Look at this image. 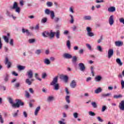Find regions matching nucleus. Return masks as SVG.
Instances as JSON below:
<instances>
[{
  "instance_id": "1",
  "label": "nucleus",
  "mask_w": 124,
  "mask_h": 124,
  "mask_svg": "<svg viewBox=\"0 0 124 124\" xmlns=\"http://www.w3.org/2000/svg\"><path fill=\"white\" fill-rule=\"evenodd\" d=\"M59 81V77L56 76L55 77L50 83V85L53 86V89L55 91H59L60 90V84L58 82Z\"/></svg>"
},
{
  "instance_id": "2",
  "label": "nucleus",
  "mask_w": 124,
  "mask_h": 124,
  "mask_svg": "<svg viewBox=\"0 0 124 124\" xmlns=\"http://www.w3.org/2000/svg\"><path fill=\"white\" fill-rule=\"evenodd\" d=\"M42 34L44 37H49L50 39L54 38V33H53L52 31L50 32L48 31H44L42 33Z\"/></svg>"
},
{
  "instance_id": "3",
  "label": "nucleus",
  "mask_w": 124,
  "mask_h": 124,
  "mask_svg": "<svg viewBox=\"0 0 124 124\" xmlns=\"http://www.w3.org/2000/svg\"><path fill=\"white\" fill-rule=\"evenodd\" d=\"M16 103L12 105L13 108H19L20 106H24V103L21 101L20 99H16Z\"/></svg>"
},
{
  "instance_id": "4",
  "label": "nucleus",
  "mask_w": 124,
  "mask_h": 124,
  "mask_svg": "<svg viewBox=\"0 0 124 124\" xmlns=\"http://www.w3.org/2000/svg\"><path fill=\"white\" fill-rule=\"evenodd\" d=\"M45 14L46 15H50V17L52 20H54V18H55V12L54 11H51L49 9H46L45 10Z\"/></svg>"
},
{
  "instance_id": "5",
  "label": "nucleus",
  "mask_w": 124,
  "mask_h": 124,
  "mask_svg": "<svg viewBox=\"0 0 124 124\" xmlns=\"http://www.w3.org/2000/svg\"><path fill=\"white\" fill-rule=\"evenodd\" d=\"M114 55V49H109L108 52V59H111Z\"/></svg>"
},
{
  "instance_id": "6",
  "label": "nucleus",
  "mask_w": 124,
  "mask_h": 124,
  "mask_svg": "<svg viewBox=\"0 0 124 124\" xmlns=\"http://www.w3.org/2000/svg\"><path fill=\"white\" fill-rule=\"evenodd\" d=\"M86 31H87V35L88 36H90V37H92V36H93V33L92 32V29L90 27H87Z\"/></svg>"
},
{
  "instance_id": "7",
  "label": "nucleus",
  "mask_w": 124,
  "mask_h": 124,
  "mask_svg": "<svg viewBox=\"0 0 124 124\" xmlns=\"http://www.w3.org/2000/svg\"><path fill=\"white\" fill-rule=\"evenodd\" d=\"M70 86L72 89H75L76 87H77V83L76 82V81L75 80H73L71 81Z\"/></svg>"
},
{
  "instance_id": "8",
  "label": "nucleus",
  "mask_w": 124,
  "mask_h": 124,
  "mask_svg": "<svg viewBox=\"0 0 124 124\" xmlns=\"http://www.w3.org/2000/svg\"><path fill=\"white\" fill-rule=\"evenodd\" d=\"M114 16L111 15L108 19V23L110 26L114 25Z\"/></svg>"
},
{
  "instance_id": "9",
  "label": "nucleus",
  "mask_w": 124,
  "mask_h": 124,
  "mask_svg": "<svg viewBox=\"0 0 124 124\" xmlns=\"http://www.w3.org/2000/svg\"><path fill=\"white\" fill-rule=\"evenodd\" d=\"M118 107L121 111H124V100L121 101Z\"/></svg>"
},
{
  "instance_id": "10",
  "label": "nucleus",
  "mask_w": 124,
  "mask_h": 124,
  "mask_svg": "<svg viewBox=\"0 0 124 124\" xmlns=\"http://www.w3.org/2000/svg\"><path fill=\"white\" fill-rule=\"evenodd\" d=\"M78 66L79 67V69L80 71H85V70L86 69V67L85 66V65L83 63H79L78 64Z\"/></svg>"
},
{
  "instance_id": "11",
  "label": "nucleus",
  "mask_w": 124,
  "mask_h": 124,
  "mask_svg": "<svg viewBox=\"0 0 124 124\" xmlns=\"http://www.w3.org/2000/svg\"><path fill=\"white\" fill-rule=\"evenodd\" d=\"M53 33H54V37L55 36L57 39H60V37L61 36V31L59 30L57 31L56 32H53Z\"/></svg>"
},
{
  "instance_id": "12",
  "label": "nucleus",
  "mask_w": 124,
  "mask_h": 124,
  "mask_svg": "<svg viewBox=\"0 0 124 124\" xmlns=\"http://www.w3.org/2000/svg\"><path fill=\"white\" fill-rule=\"evenodd\" d=\"M27 75L29 79H31V78L33 77V72H32V70H30L27 71Z\"/></svg>"
},
{
  "instance_id": "13",
  "label": "nucleus",
  "mask_w": 124,
  "mask_h": 124,
  "mask_svg": "<svg viewBox=\"0 0 124 124\" xmlns=\"http://www.w3.org/2000/svg\"><path fill=\"white\" fill-rule=\"evenodd\" d=\"M60 78L63 80L65 83H67V81H68V77L67 76L61 75Z\"/></svg>"
},
{
  "instance_id": "14",
  "label": "nucleus",
  "mask_w": 124,
  "mask_h": 124,
  "mask_svg": "<svg viewBox=\"0 0 124 124\" xmlns=\"http://www.w3.org/2000/svg\"><path fill=\"white\" fill-rule=\"evenodd\" d=\"M5 64H7L8 68H10L11 67L12 63L11 62H9L7 57L5 58Z\"/></svg>"
},
{
  "instance_id": "15",
  "label": "nucleus",
  "mask_w": 124,
  "mask_h": 124,
  "mask_svg": "<svg viewBox=\"0 0 124 124\" xmlns=\"http://www.w3.org/2000/svg\"><path fill=\"white\" fill-rule=\"evenodd\" d=\"M115 46L117 47H121V46H123L124 45V43L120 41H118L115 42Z\"/></svg>"
},
{
  "instance_id": "16",
  "label": "nucleus",
  "mask_w": 124,
  "mask_h": 124,
  "mask_svg": "<svg viewBox=\"0 0 124 124\" xmlns=\"http://www.w3.org/2000/svg\"><path fill=\"white\" fill-rule=\"evenodd\" d=\"M63 58L65 59H72V55L68 53H65L63 55Z\"/></svg>"
},
{
  "instance_id": "17",
  "label": "nucleus",
  "mask_w": 124,
  "mask_h": 124,
  "mask_svg": "<svg viewBox=\"0 0 124 124\" xmlns=\"http://www.w3.org/2000/svg\"><path fill=\"white\" fill-rule=\"evenodd\" d=\"M33 81H34V79L33 78L31 79V80H30V79L27 78L26 80V84H28V85H29V86H31V85L32 82H33Z\"/></svg>"
},
{
  "instance_id": "18",
  "label": "nucleus",
  "mask_w": 124,
  "mask_h": 124,
  "mask_svg": "<svg viewBox=\"0 0 124 124\" xmlns=\"http://www.w3.org/2000/svg\"><path fill=\"white\" fill-rule=\"evenodd\" d=\"M108 12H115L116 11V8L115 7H109L108 8Z\"/></svg>"
},
{
  "instance_id": "19",
  "label": "nucleus",
  "mask_w": 124,
  "mask_h": 124,
  "mask_svg": "<svg viewBox=\"0 0 124 124\" xmlns=\"http://www.w3.org/2000/svg\"><path fill=\"white\" fill-rule=\"evenodd\" d=\"M4 81L5 82H8L9 80V75L8 74H5V75L4 76Z\"/></svg>"
},
{
  "instance_id": "20",
  "label": "nucleus",
  "mask_w": 124,
  "mask_h": 124,
  "mask_svg": "<svg viewBox=\"0 0 124 124\" xmlns=\"http://www.w3.org/2000/svg\"><path fill=\"white\" fill-rule=\"evenodd\" d=\"M39 111H40V106H39L36 108L34 112L35 116H37Z\"/></svg>"
},
{
  "instance_id": "21",
  "label": "nucleus",
  "mask_w": 124,
  "mask_h": 124,
  "mask_svg": "<svg viewBox=\"0 0 124 124\" xmlns=\"http://www.w3.org/2000/svg\"><path fill=\"white\" fill-rule=\"evenodd\" d=\"M44 62L45 64H46V65H49L51 64V61L48 59H45Z\"/></svg>"
},
{
  "instance_id": "22",
  "label": "nucleus",
  "mask_w": 124,
  "mask_h": 124,
  "mask_svg": "<svg viewBox=\"0 0 124 124\" xmlns=\"http://www.w3.org/2000/svg\"><path fill=\"white\" fill-rule=\"evenodd\" d=\"M25 96L26 98H31V94L28 92V91H25Z\"/></svg>"
},
{
  "instance_id": "23",
  "label": "nucleus",
  "mask_w": 124,
  "mask_h": 124,
  "mask_svg": "<svg viewBox=\"0 0 124 124\" xmlns=\"http://www.w3.org/2000/svg\"><path fill=\"white\" fill-rule=\"evenodd\" d=\"M55 99V98L53 96H49L47 98V101L48 102H51V101H53Z\"/></svg>"
},
{
  "instance_id": "24",
  "label": "nucleus",
  "mask_w": 124,
  "mask_h": 124,
  "mask_svg": "<svg viewBox=\"0 0 124 124\" xmlns=\"http://www.w3.org/2000/svg\"><path fill=\"white\" fill-rule=\"evenodd\" d=\"M116 62L119 64V65H120V66H122V65H123V62L120 58L116 59Z\"/></svg>"
},
{
  "instance_id": "25",
  "label": "nucleus",
  "mask_w": 124,
  "mask_h": 124,
  "mask_svg": "<svg viewBox=\"0 0 124 124\" xmlns=\"http://www.w3.org/2000/svg\"><path fill=\"white\" fill-rule=\"evenodd\" d=\"M101 79H102V78L100 76H98L95 78V81L96 82H100Z\"/></svg>"
},
{
  "instance_id": "26",
  "label": "nucleus",
  "mask_w": 124,
  "mask_h": 124,
  "mask_svg": "<svg viewBox=\"0 0 124 124\" xmlns=\"http://www.w3.org/2000/svg\"><path fill=\"white\" fill-rule=\"evenodd\" d=\"M3 38L6 43H9V39L6 36H3Z\"/></svg>"
},
{
  "instance_id": "27",
  "label": "nucleus",
  "mask_w": 124,
  "mask_h": 124,
  "mask_svg": "<svg viewBox=\"0 0 124 124\" xmlns=\"http://www.w3.org/2000/svg\"><path fill=\"white\" fill-rule=\"evenodd\" d=\"M114 98H116V99H118V98H122L123 97V95L120 94L119 95H114L113 96Z\"/></svg>"
},
{
  "instance_id": "28",
  "label": "nucleus",
  "mask_w": 124,
  "mask_h": 124,
  "mask_svg": "<svg viewBox=\"0 0 124 124\" xmlns=\"http://www.w3.org/2000/svg\"><path fill=\"white\" fill-rule=\"evenodd\" d=\"M101 92H102V89H101V88L100 87H99L98 89L95 90V93H101Z\"/></svg>"
},
{
  "instance_id": "29",
  "label": "nucleus",
  "mask_w": 124,
  "mask_h": 124,
  "mask_svg": "<svg viewBox=\"0 0 124 124\" xmlns=\"http://www.w3.org/2000/svg\"><path fill=\"white\" fill-rule=\"evenodd\" d=\"M66 45L68 47V49H69V50H70V49H71V46L70 45V41L68 40L67 41Z\"/></svg>"
},
{
  "instance_id": "30",
  "label": "nucleus",
  "mask_w": 124,
  "mask_h": 124,
  "mask_svg": "<svg viewBox=\"0 0 124 124\" xmlns=\"http://www.w3.org/2000/svg\"><path fill=\"white\" fill-rule=\"evenodd\" d=\"M9 44H10V46H12V47H13V46H14V41L13 39H11L10 40Z\"/></svg>"
},
{
  "instance_id": "31",
  "label": "nucleus",
  "mask_w": 124,
  "mask_h": 124,
  "mask_svg": "<svg viewBox=\"0 0 124 124\" xmlns=\"http://www.w3.org/2000/svg\"><path fill=\"white\" fill-rule=\"evenodd\" d=\"M28 42L29 43H30L31 44L32 43H34V42H35V39H30L28 40Z\"/></svg>"
},
{
  "instance_id": "32",
  "label": "nucleus",
  "mask_w": 124,
  "mask_h": 124,
  "mask_svg": "<svg viewBox=\"0 0 124 124\" xmlns=\"http://www.w3.org/2000/svg\"><path fill=\"white\" fill-rule=\"evenodd\" d=\"M46 5L48 7H51V6H53V2H52L51 1H47L46 2Z\"/></svg>"
},
{
  "instance_id": "33",
  "label": "nucleus",
  "mask_w": 124,
  "mask_h": 124,
  "mask_svg": "<svg viewBox=\"0 0 124 124\" xmlns=\"http://www.w3.org/2000/svg\"><path fill=\"white\" fill-rule=\"evenodd\" d=\"M18 7V4H17V2H15L14 3L13 7H12V9H15L16 8H17Z\"/></svg>"
},
{
  "instance_id": "34",
  "label": "nucleus",
  "mask_w": 124,
  "mask_h": 124,
  "mask_svg": "<svg viewBox=\"0 0 124 124\" xmlns=\"http://www.w3.org/2000/svg\"><path fill=\"white\" fill-rule=\"evenodd\" d=\"M69 97H70V96L68 95H67L65 97V100L66 102L68 103V104L70 103V100L69 99Z\"/></svg>"
},
{
  "instance_id": "35",
  "label": "nucleus",
  "mask_w": 124,
  "mask_h": 124,
  "mask_svg": "<svg viewBox=\"0 0 124 124\" xmlns=\"http://www.w3.org/2000/svg\"><path fill=\"white\" fill-rule=\"evenodd\" d=\"M17 68L19 70H23V69H25V67L24 66H22V65H18L17 66Z\"/></svg>"
},
{
  "instance_id": "36",
  "label": "nucleus",
  "mask_w": 124,
  "mask_h": 124,
  "mask_svg": "<svg viewBox=\"0 0 124 124\" xmlns=\"http://www.w3.org/2000/svg\"><path fill=\"white\" fill-rule=\"evenodd\" d=\"M69 16L71 17L70 23L71 24H73V23H74V18H73V16L70 15Z\"/></svg>"
},
{
  "instance_id": "37",
  "label": "nucleus",
  "mask_w": 124,
  "mask_h": 124,
  "mask_svg": "<svg viewBox=\"0 0 124 124\" xmlns=\"http://www.w3.org/2000/svg\"><path fill=\"white\" fill-rule=\"evenodd\" d=\"M35 54H36V55H40V54H41V49H37L35 51Z\"/></svg>"
},
{
  "instance_id": "38",
  "label": "nucleus",
  "mask_w": 124,
  "mask_h": 124,
  "mask_svg": "<svg viewBox=\"0 0 124 124\" xmlns=\"http://www.w3.org/2000/svg\"><path fill=\"white\" fill-rule=\"evenodd\" d=\"M77 62V58L76 56H74L72 59V62L75 63Z\"/></svg>"
},
{
  "instance_id": "39",
  "label": "nucleus",
  "mask_w": 124,
  "mask_h": 124,
  "mask_svg": "<svg viewBox=\"0 0 124 124\" xmlns=\"http://www.w3.org/2000/svg\"><path fill=\"white\" fill-rule=\"evenodd\" d=\"M84 20H91V19H92V17H91V16H85L83 17Z\"/></svg>"
},
{
  "instance_id": "40",
  "label": "nucleus",
  "mask_w": 124,
  "mask_h": 124,
  "mask_svg": "<svg viewBox=\"0 0 124 124\" xmlns=\"http://www.w3.org/2000/svg\"><path fill=\"white\" fill-rule=\"evenodd\" d=\"M29 92L30 93H31V94H33L34 93V90L31 88H29Z\"/></svg>"
},
{
  "instance_id": "41",
  "label": "nucleus",
  "mask_w": 124,
  "mask_h": 124,
  "mask_svg": "<svg viewBox=\"0 0 124 124\" xmlns=\"http://www.w3.org/2000/svg\"><path fill=\"white\" fill-rule=\"evenodd\" d=\"M35 78L36 79H37V80H39V81H41V78H38V74L37 73H35Z\"/></svg>"
},
{
  "instance_id": "42",
  "label": "nucleus",
  "mask_w": 124,
  "mask_h": 124,
  "mask_svg": "<svg viewBox=\"0 0 124 124\" xmlns=\"http://www.w3.org/2000/svg\"><path fill=\"white\" fill-rule=\"evenodd\" d=\"M47 77V74L46 73H43L42 75V78L43 79H45Z\"/></svg>"
},
{
  "instance_id": "43",
  "label": "nucleus",
  "mask_w": 124,
  "mask_h": 124,
  "mask_svg": "<svg viewBox=\"0 0 124 124\" xmlns=\"http://www.w3.org/2000/svg\"><path fill=\"white\" fill-rule=\"evenodd\" d=\"M23 115L24 118H28V113H27V111H24L23 112Z\"/></svg>"
},
{
  "instance_id": "44",
  "label": "nucleus",
  "mask_w": 124,
  "mask_h": 124,
  "mask_svg": "<svg viewBox=\"0 0 124 124\" xmlns=\"http://www.w3.org/2000/svg\"><path fill=\"white\" fill-rule=\"evenodd\" d=\"M86 46L87 47V48H88V49H89V50H90V51H92V46H91V45L90 44H86Z\"/></svg>"
},
{
  "instance_id": "45",
  "label": "nucleus",
  "mask_w": 124,
  "mask_h": 124,
  "mask_svg": "<svg viewBox=\"0 0 124 124\" xmlns=\"http://www.w3.org/2000/svg\"><path fill=\"white\" fill-rule=\"evenodd\" d=\"M54 22H55V23H58V22H59V21H60V17H56L54 18Z\"/></svg>"
},
{
  "instance_id": "46",
  "label": "nucleus",
  "mask_w": 124,
  "mask_h": 124,
  "mask_svg": "<svg viewBox=\"0 0 124 124\" xmlns=\"http://www.w3.org/2000/svg\"><path fill=\"white\" fill-rule=\"evenodd\" d=\"M46 22H47V18H46V17H44V18H43L41 20V22H42V23H46Z\"/></svg>"
},
{
  "instance_id": "47",
  "label": "nucleus",
  "mask_w": 124,
  "mask_h": 124,
  "mask_svg": "<svg viewBox=\"0 0 124 124\" xmlns=\"http://www.w3.org/2000/svg\"><path fill=\"white\" fill-rule=\"evenodd\" d=\"M73 116L75 119H77L78 118V113L75 112L73 113Z\"/></svg>"
},
{
  "instance_id": "48",
  "label": "nucleus",
  "mask_w": 124,
  "mask_h": 124,
  "mask_svg": "<svg viewBox=\"0 0 124 124\" xmlns=\"http://www.w3.org/2000/svg\"><path fill=\"white\" fill-rule=\"evenodd\" d=\"M0 122L1 124H3L4 121H3V118H2V116L0 114Z\"/></svg>"
},
{
  "instance_id": "49",
  "label": "nucleus",
  "mask_w": 124,
  "mask_h": 124,
  "mask_svg": "<svg viewBox=\"0 0 124 124\" xmlns=\"http://www.w3.org/2000/svg\"><path fill=\"white\" fill-rule=\"evenodd\" d=\"M14 87H15V88H19V87H20V83H19V82H16V83H15V84L14 85Z\"/></svg>"
},
{
  "instance_id": "50",
  "label": "nucleus",
  "mask_w": 124,
  "mask_h": 124,
  "mask_svg": "<svg viewBox=\"0 0 124 124\" xmlns=\"http://www.w3.org/2000/svg\"><path fill=\"white\" fill-rule=\"evenodd\" d=\"M97 49L99 51V52H102V48L100 46H97Z\"/></svg>"
},
{
  "instance_id": "51",
  "label": "nucleus",
  "mask_w": 124,
  "mask_h": 124,
  "mask_svg": "<svg viewBox=\"0 0 124 124\" xmlns=\"http://www.w3.org/2000/svg\"><path fill=\"white\" fill-rule=\"evenodd\" d=\"M109 95H111V93H107V94H103L102 95V96H103V97H107V96H109Z\"/></svg>"
},
{
  "instance_id": "52",
  "label": "nucleus",
  "mask_w": 124,
  "mask_h": 124,
  "mask_svg": "<svg viewBox=\"0 0 124 124\" xmlns=\"http://www.w3.org/2000/svg\"><path fill=\"white\" fill-rule=\"evenodd\" d=\"M121 88L122 89V90H123V89H124V80H121Z\"/></svg>"
},
{
  "instance_id": "53",
  "label": "nucleus",
  "mask_w": 124,
  "mask_h": 124,
  "mask_svg": "<svg viewBox=\"0 0 124 124\" xmlns=\"http://www.w3.org/2000/svg\"><path fill=\"white\" fill-rule=\"evenodd\" d=\"M119 21L120 23H121L122 24H123V25H124V18H121L119 19Z\"/></svg>"
},
{
  "instance_id": "54",
  "label": "nucleus",
  "mask_w": 124,
  "mask_h": 124,
  "mask_svg": "<svg viewBox=\"0 0 124 124\" xmlns=\"http://www.w3.org/2000/svg\"><path fill=\"white\" fill-rule=\"evenodd\" d=\"M9 103H10L11 104H12V105L14 104L13 103V100L12 99V98H9Z\"/></svg>"
},
{
  "instance_id": "55",
  "label": "nucleus",
  "mask_w": 124,
  "mask_h": 124,
  "mask_svg": "<svg viewBox=\"0 0 124 124\" xmlns=\"http://www.w3.org/2000/svg\"><path fill=\"white\" fill-rule=\"evenodd\" d=\"M106 109H107L106 107L105 106H103L102 108V112H105Z\"/></svg>"
},
{
  "instance_id": "56",
  "label": "nucleus",
  "mask_w": 124,
  "mask_h": 124,
  "mask_svg": "<svg viewBox=\"0 0 124 124\" xmlns=\"http://www.w3.org/2000/svg\"><path fill=\"white\" fill-rule=\"evenodd\" d=\"M103 39V36H101L100 38L97 41L98 43H100V42L102 41Z\"/></svg>"
},
{
  "instance_id": "57",
  "label": "nucleus",
  "mask_w": 124,
  "mask_h": 124,
  "mask_svg": "<svg viewBox=\"0 0 124 124\" xmlns=\"http://www.w3.org/2000/svg\"><path fill=\"white\" fill-rule=\"evenodd\" d=\"M97 119L98 122H100L101 123H102V122H103V120H102L101 118H100V117H97Z\"/></svg>"
},
{
  "instance_id": "58",
  "label": "nucleus",
  "mask_w": 124,
  "mask_h": 124,
  "mask_svg": "<svg viewBox=\"0 0 124 124\" xmlns=\"http://www.w3.org/2000/svg\"><path fill=\"white\" fill-rule=\"evenodd\" d=\"M0 90H3V91H6V88H5V86H0Z\"/></svg>"
},
{
  "instance_id": "59",
  "label": "nucleus",
  "mask_w": 124,
  "mask_h": 124,
  "mask_svg": "<svg viewBox=\"0 0 124 124\" xmlns=\"http://www.w3.org/2000/svg\"><path fill=\"white\" fill-rule=\"evenodd\" d=\"M16 12L17 13H20V8L19 7H18L17 8H16Z\"/></svg>"
},
{
  "instance_id": "60",
  "label": "nucleus",
  "mask_w": 124,
  "mask_h": 124,
  "mask_svg": "<svg viewBox=\"0 0 124 124\" xmlns=\"http://www.w3.org/2000/svg\"><path fill=\"white\" fill-rule=\"evenodd\" d=\"M104 2V0H95V2H96V3H99L100 2Z\"/></svg>"
},
{
  "instance_id": "61",
  "label": "nucleus",
  "mask_w": 124,
  "mask_h": 124,
  "mask_svg": "<svg viewBox=\"0 0 124 124\" xmlns=\"http://www.w3.org/2000/svg\"><path fill=\"white\" fill-rule=\"evenodd\" d=\"M13 116L14 118H16V117H18V113L16 112V113L13 114Z\"/></svg>"
},
{
  "instance_id": "62",
  "label": "nucleus",
  "mask_w": 124,
  "mask_h": 124,
  "mask_svg": "<svg viewBox=\"0 0 124 124\" xmlns=\"http://www.w3.org/2000/svg\"><path fill=\"white\" fill-rule=\"evenodd\" d=\"M69 11L71 13H74V10H73V8L72 7H70Z\"/></svg>"
},
{
  "instance_id": "63",
  "label": "nucleus",
  "mask_w": 124,
  "mask_h": 124,
  "mask_svg": "<svg viewBox=\"0 0 124 124\" xmlns=\"http://www.w3.org/2000/svg\"><path fill=\"white\" fill-rule=\"evenodd\" d=\"M69 32L67 30L64 31L63 32V34H65V35H67V34H68Z\"/></svg>"
},
{
  "instance_id": "64",
  "label": "nucleus",
  "mask_w": 124,
  "mask_h": 124,
  "mask_svg": "<svg viewBox=\"0 0 124 124\" xmlns=\"http://www.w3.org/2000/svg\"><path fill=\"white\" fill-rule=\"evenodd\" d=\"M58 124H65V123L62 121H58Z\"/></svg>"
}]
</instances>
